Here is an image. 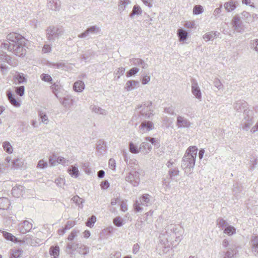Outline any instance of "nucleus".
<instances>
[{
    "label": "nucleus",
    "instance_id": "nucleus-61",
    "mask_svg": "<svg viewBox=\"0 0 258 258\" xmlns=\"http://www.w3.org/2000/svg\"><path fill=\"white\" fill-rule=\"evenodd\" d=\"M47 166V162L44 161L43 160H40L39 161L37 167L38 168L44 169V168H46Z\"/></svg>",
    "mask_w": 258,
    "mask_h": 258
},
{
    "label": "nucleus",
    "instance_id": "nucleus-53",
    "mask_svg": "<svg viewBox=\"0 0 258 258\" xmlns=\"http://www.w3.org/2000/svg\"><path fill=\"white\" fill-rule=\"evenodd\" d=\"M204 12V9L201 5H196L193 9V13L195 15L202 14Z\"/></svg>",
    "mask_w": 258,
    "mask_h": 258
},
{
    "label": "nucleus",
    "instance_id": "nucleus-44",
    "mask_svg": "<svg viewBox=\"0 0 258 258\" xmlns=\"http://www.w3.org/2000/svg\"><path fill=\"white\" fill-rule=\"evenodd\" d=\"M13 44L9 41V43H6L0 41V48L2 49H7L9 51H12V47Z\"/></svg>",
    "mask_w": 258,
    "mask_h": 258
},
{
    "label": "nucleus",
    "instance_id": "nucleus-12",
    "mask_svg": "<svg viewBox=\"0 0 258 258\" xmlns=\"http://www.w3.org/2000/svg\"><path fill=\"white\" fill-rule=\"evenodd\" d=\"M190 125V122L184 117L181 115L177 117L176 125L178 128H188Z\"/></svg>",
    "mask_w": 258,
    "mask_h": 258
},
{
    "label": "nucleus",
    "instance_id": "nucleus-50",
    "mask_svg": "<svg viewBox=\"0 0 258 258\" xmlns=\"http://www.w3.org/2000/svg\"><path fill=\"white\" fill-rule=\"evenodd\" d=\"M145 141L146 142H150L153 145H154L155 147H156L157 148H158L160 146V144L158 140H156L154 138L147 137L145 138Z\"/></svg>",
    "mask_w": 258,
    "mask_h": 258
},
{
    "label": "nucleus",
    "instance_id": "nucleus-5",
    "mask_svg": "<svg viewBox=\"0 0 258 258\" xmlns=\"http://www.w3.org/2000/svg\"><path fill=\"white\" fill-rule=\"evenodd\" d=\"M125 179L133 186H137L140 182V173L138 171L133 170L126 175Z\"/></svg>",
    "mask_w": 258,
    "mask_h": 258
},
{
    "label": "nucleus",
    "instance_id": "nucleus-63",
    "mask_svg": "<svg viewBox=\"0 0 258 258\" xmlns=\"http://www.w3.org/2000/svg\"><path fill=\"white\" fill-rule=\"evenodd\" d=\"M214 86L218 89V90H220L221 89V87L222 86V84L220 81V80L218 79V78H216L214 80Z\"/></svg>",
    "mask_w": 258,
    "mask_h": 258
},
{
    "label": "nucleus",
    "instance_id": "nucleus-31",
    "mask_svg": "<svg viewBox=\"0 0 258 258\" xmlns=\"http://www.w3.org/2000/svg\"><path fill=\"white\" fill-rule=\"evenodd\" d=\"M10 206L9 200L5 197L0 198V209L7 210Z\"/></svg>",
    "mask_w": 258,
    "mask_h": 258
},
{
    "label": "nucleus",
    "instance_id": "nucleus-19",
    "mask_svg": "<svg viewBox=\"0 0 258 258\" xmlns=\"http://www.w3.org/2000/svg\"><path fill=\"white\" fill-rule=\"evenodd\" d=\"M97 151L101 155H104L106 152V144L104 141L100 140L97 142Z\"/></svg>",
    "mask_w": 258,
    "mask_h": 258
},
{
    "label": "nucleus",
    "instance_id": "nucleus-58",
    "mask_svg": "<svg viewBox=\"0 0 258 258\" xmlns=\"http://www.w3.org/2000/svg\"><path fill=\"white\" fill-rule=\"evenodd\" d=\"M164 112L170 115H175L176 114L174 112L173 107L172 106H169L167 107H165L164 108Z\"/></svg>",
    "mask_w": 258,
    "mask_h": 258
},
{
    "label": "nucleus",
    "instance_id": "nucleus-17",
    "mask_svg": "<svg viewBox=\"0 0 258 258\" xmlns=\"http://www.w3.org/2000/svg\"><path fill=\"white\" fill-rule=\"evenodd\" d=\"M232 24L234 28V30L238 32H242L243 31V28L242 27V22L238 16H235L233 17Z\"/></svg>",
    "mask_w": 258,
    "mask_h": 258
},
{
    "label": "nucleus",
    "instance_id": "nucleus-37",
    "mask_svg": "<svg viewBox=\"0 0 258 258\" xmlns=\"http://www.w3.org/2000/svg\"><path fill=\"white\" fill-rule=\"evenodd\" d=\"M224 7L228 12L233 11L236 7L235 3L232 0H230L224 4Z\"/></svg>",
    "mask_w": 258,
    "mask_h": 258
},
{
    "label": "nucleus",
    "instance_id": "nucleus-57",
    "mask_svg": "<svg viewBox=\"0 0 258 258\" xmlns=\"http://www.w3.org/2000/svg\"><path fill=\"white\" fill-rule=\"evenodd\" d=\"M40 77L42 80L45 82H50L52 80L51 77L48 74H43Z\"/></svg>",
    "mask_w": 258,
    "mask_h": 258
},
{
    "label": "nucleus",
    "instance_id": "nucleus-43",
    "mask_svg": "<svg viewBox=\"0 0 258 258\" xmlns=\"http://www.w3.org/2000/svg\"><path fill=\"white\" fill-rule=\"evenodd\" d=\"M72 200L73 201V202L78 205L79 208L81 209L83 208V204L84 203V200L82 198H80L78 196H76L72 199Z\"/></svg>",
    "mask_w": 258,
    "mask_h": 258
},
{
    "label": "nucleus",
    "instance_id": "nucleus-42",
    "mask_svg": "<svg viewBox=\"0 0 258 258\" xmlns=\"http://www.w3.org/2000/svg\"><path fill=\"white\" fill-rule=\"evenodd\" d=\"M224 233L229 236L233 235L236 233V229L232 226L228 225L224 229Z\"/></svg>",
    "mask_w": 258,
    "mask_h": 258
},
{
    "label": "nucleus",
    "instance_id": "nucleus-24",
    "mask_svg": "<svg viewBox=\"0 0 258 258\" xmlns=\"http://www.w3.org/2000/svg\"><path fill=\"white\" fill-rule=\"evenodd\" d=\"M130 61L134 65L141 66L143 69H147L148 67V64L142 59L134 58L130 59Z\"/></svg>",
    "mask_w": 258,
    "mask_h": 258
},
{
    "label": "nucleus",
    "instance_id": "nucleus-51",
    "mask_svg": "<svg viewBox=\"0 0 258 258\" xmlns=\"http://www.w3.org/2000/svg\"><path fill=\"white\" fill-rule=\"evenodd\" d=\"M96 221V217L93 215L88 218L87 222H86V225L88 227H92L93 226L94 224Z\"/></svg>",
    "mask_w": 258,
    "mask_h": 258
},
{
    "label": "nucleus",
    "instance_id": "nucleus-41",
    "mask_svg": "<svg viewBox=\"0 0 258 258\" xmlns=\"http://www.w3.org/2000/svg\"><path fill=\"white\" fill-rule=\"evenodd\" d=\"M130 3L131 2L129 0H120L118 5V10L120 12H122Z\"/></svg>",
    "mask_w": 258,
    "mask_h": 258
},
{
    "label": "nucleus",
    "instance_id": "nucleus-11",
    "mask_svg": "<svg viewBox=\"0 0 258 258\" xmlns=\"http://www.w3.org/2000/svg\"><path fill=\"white\" fill-rule=\"evenodd\" d=\"M18 230L22 234L29 232L32 228V224L27 220L20 223L18 225Z\"/></svg>",
    "mask_w": 258,
    "mask_h": 258
},
{
    "label": "nucleus",
    "instance_id": "nucleus-15",
    "mask_svg": "<svg viewBox=\"0 0 258 258\" xmlns=\"http://www.w3.org/2000/svg\"><path fill=\"white\" fill-rule=\"evenodd\" d=\"M47 6L52 11H59L60 8V2L59 0H47Z\"/></svg>",
    "mask_w": 258,
    "mask_h": 258
},
{
    "label": "nucleus",
    "instance_id": "nucleus-8",
    "mask_svg": "<svg viewBox=\"0 0 258 258\" xmlns=\"http://www.w3.org/2000/svg\"><path fill=\"white\" fill-rule=\"evenodd\" d=\"M251 114V111H244L245 117L242 121V122L241 123L242 128L244 130L248 131L249 129L250 126L253 124L254 122L253 117Z\"/></svg>",
    "mask_w": 258,
    "mask_h": 258
},
{
    "label": "nucleus",
    "instance_id": "nucleus-39",
    "mask_svg": "<svg viewBox=\"0 0 258 258\" xmlns=\"http://www.w3.org/2000/svg\"><path fill=\"white\" fill-rule=\"evenodd\" d=\"M179 171L177 168H170L168 171V175L171 180H174L175 177L179 175Z\"/></svg>",
    "mask_w": 258,
    "mask_h": 258
},
{
    "label": "nucleus",
    "instance_id": "nucleus-22",
    "mask_svg": "<svg viewBox=\"0 0 258 258\" xmlns=\"http://www.w3.org/2000/svg\"><path fill=\"white\" fill-rule=\"evenodd\" d=\"M251 245L253 252L255 255L258 254V236H252Z\"/></svg>",
    "mask_w": 258,
    "mask_h": 258
},
{
    "label": "nucleus",
    "instance_id": "nucleus-49",
    "mask_svg": "<svg viewBox=\"0 0 258 258\" xmlns=\"http://www.w3.org/2000/svg\"><path fill=\"white\" fill-rule=\"evenodd\" d=\"M80 244L78 243L69 242L67 244V249H70L73 251L76 250L77 249H78Z\"/></svg>",
    "mask_w": 258,
    "mask_h": 258
},
{
    "label": "nucleus",
    "instance_id": "nucleus-36",
    "mask_svg": "<svg viewBox=\"0 0 258 258\" xmlns=\"http://www.w3.org/2000/svg\"><path fill=\"white\" fill-rule=\"evenodd\" d=\"M23 252V250L21 249H14L11 250L10 253V258H18Z\"/></svg>",
    "mask_w": 258,
    "mask_h": 258
},
{
    "label": "nucleus",
    "instance_id": "nucleus-13",
    "mask_svg": "<svg viewBox=\"0 0 258 258\" xmlns=\"http://www.w3.org/2000/svg\"><path fill=\"white\" fill-rule=\"evenodd\" d=\"M191 92L195 97L199 100L202 99V93L198 83L195 80L191 81Z\"/></svg>",
    "mask_w": 258,
    "mask_h": 258
},
{
    "label": "nucleus",
    "instance_id": "nucleus-3",
    "mask_svg": "<svg viewBox=\"0 0 258 258\" xmlns=\"http://www.w3.org/2000/svg\"><path fill=\"white\" fill-rule=\"evenodd\" d=\"M64 33V30L61 26H50L46 30V38L49 41H54L61 36Z\"/></svg>",
    "mask_w": 258,
    "mask_h": 258
},
{
    "label": "nucleus",
    "instance_id": "nucleus-46",
    "mask_svg": "<svg viewBox=\"0 0 258 258\" xmlns=\"http://www.w3.org/2000/svg\"><path fill=\"white\" fill-rule=\"evenodd\" d=\"M129 151L133 154H137L140 152V148L135 145L133 142L129 143Z\"/></svg>",
    "mask_w": 258,
    "mask_h": 258
},
{
    "label": "nucleus",
    "instance_id": "nucleus-14",
    "mask_svg": "<svg viewBox=\"0 0 258 258\" xmlns=\"http://www.w3.org/2000/svg\"><path fill=\"white\" fill-rule=\"evenodd\" d=\"M60 102L66 108H69L73 105L74 99L72 96L67 95L62 99H59Z\"/></svg>",
    "mask_w": 258,
    "mask_h": 258
},
{
    "label": "nucleus",
    "instance_id": "nucleus-33",
    "mask_svg": "<svg viewBox=\"0 0 258 258\" xmlns=\"http://www.w3.org/2000/svg\"><path fill=\"white\" fill-rule=\"evenodd\" d=\"M49 253L52 258H58L59 254V247L58 246H52L49 249Z\"/></svg>",
    "mask_w": 258,
    "mask_h": 258
},
{
    "label": "nucleus",
    "instance_id": "nucleus-1",
    "mask_svg": "<svg viewBox=\"0 0 258 258\" xmlns=\"http://www.w3.org/2000/svg\"><path fill=\"white\" fill-rule=\"evenodd\" d=\"M198 149L196 146H190L186 150L181 162V167L187 175L191 174L195 167Z\"/></svg>",
    "mask_w": 258,
    "mask_h": 258
},
{
    "label": "nucleus",
    "instance_id": "nucleus-9",
    "mask_svg": "<svg viewBox=\"0 0 258 258\" xmlns=\"http://www.w3.org/2000/svg\"><path fill=\"white\" fill-rule=\"evenodd\" d=\"M12 51L14 54L18 56H23L25 54L26 50L24 48L25 44L12 43Z\"/></svg>",
    "mask_w": 258,
    "mask_h": 258
},
{
    "label": "nucleus",
    "instance_id": "nucleus-7",
    "mask_svg": "<svg viewBox=\"0 0 258 258\" xmlns=\"http://www.w3.org/2000/svg\"><path fill=\"white\" fill-rule=\"evenodd\" d=\"M7 39L11 43L25 44V38L21 35L17 33H10L7 36Z\"/></svg>",
    "mask_w": 258,
    "mask_h": 258
},
{
    "label": "nucleus",
    "instance_id": "nucleus-35",
    "mask_svg": "<svg viewBox=\"0 0 258 258\" xmlns=\"http://www.w3.org/2000/svg\"><path fill=\"white\" fill-rule=\"evenodd\" d=\"M142 13V11L141 7L138 5H135L129 16L131 18H133L134 16L141 15Z\"/></svg>",
    "mask_w": 258,
    "mask_h": 258
},
{
    "label": "nucleus",
    "instance_id": "nucleus-40",
    "mask_svg": "<svg viewBox=\"0 0 258 258\" xmlns=\"http://www.w3.org/2000/svg\"><path fill=\"white\" fill-rule=\"evenodd\" d=\"M77 251L80 254L86 255L89 253V249L88 247L80 244Z\"/></svg>",
    "mask_w": 258,
    "mask_h": 258
},
{
    "label": "nucleus",
    "instance_id": "nucleus-20",
    "mask_svg": "<svg viewBox=\"0 0 258 258\" xmlns=\"http://www.w3.org/2000/svg\"><path fill=\"white\" fill-rule=\"evenodd\" d=\"M247 106V103L244 100H240L237 101L234 104V109L238 112H241L242 111L248 110L246 109L245 108Z\"/></svg>",
    "mask_w": 258,
    "mask_h": 258
},
{
    "label": "nucleus",
    "instance_id": "nucleus-29",
    "mask_svg": "<svg viewBox=\"0 0 258 258\" xmlns=\"http://www.w3.org/2000/svg\"><path fill=\"white\" fill-rule=\"evenodd\" d=\"M14 78L18 82V83H15L16 85L23 83L27 81L24 74L22 73L16 72L14 75Z\"/></svg>",
    "mask_w": 258,
    "mask_h": 258
},
{
    "label": "nucleus",
    "instance_id": "nucleus-60",
    "mask_svg": "<svg viewBox=\"0 0 258 258\" xmlns=\"http://www.w3.org/2000/svg\"><path fill=\"white\" fill-rule=\"evenodd\" d=\"M55 183L58 186L62 187L64 184V179L62 178H57L55 179Z\"/></svg>",
    "mask_w": 258,
    "mask_h": 258
},
{
    "label": "nucleus",
    "instance_id": "nucleus-48",
    "mask_svg": "<svg viewBox=\"0 0 258 258\" xmlns=\"http://www.w3.org/2000/svg\"><path fill=\"white\" fill-rule=\"evenodd\" d=\"M39 116L41 120V121L47 124L48 122V118L46 114L42 111L39 112Z\"/></svg>",
    "mask_w": 258,
    "mask_h": 258
},
{
    "label": "nucleus",
    "instance_id": "nucleus-4",
    "mask_svg": "<svg viewBox=\"0 0 258 258\" xmlns=\"http://www.w3.org/2000/svg\"><path fill=\"white\" fill-rule=\"evenodd\" d=\"M151 196L148 194H144L140 197V200L136 201L134 204V209L137 212H140L142 210V208L140 207V205L145 206H148L151 204L150 202Z\"/></svg>",
    "mask_w": 258,
    "mask_h": 258
},
{
    "label": "nucleus",
    "instance_id": "nucleus-25",
    "mask_svg": "<svg viewBox=\"0 0 258 258\" xmlns=\"http://www.w3.org/2000/svg\"><path fill=\"white\" fill-rule=\"evenodd\" d=\"M139 148L140 152H143L144 154H148L151 152L152 146L149 143L144 142L141 144Z\"/></svg>",
    "mask_w": 258,
    "mask_h": 258
},
{
    "label": "nucleus",
    "instance_id": "nucleus-59",
    "mask_svg": "<svg viewBox=\"0 0 258 258\" xmlns=\"http://www.w3.org/2000/svg\"><path fill=\"white\" fill-rule=\"evenodd\" d=\"M125 72V68L121 67L118 68L117 71L116 73V75H117L116 80H118L120 76L123 75Z\"/></svg>",
    "mask_w": 258,
    "mask_h": 258
},
{
    "label": "nucleus",
    "instance_id": "nucleus-64",
    "mask_svg": "<svg viewBox=\"0 0 258 258\" xmlns=\"http://www.w3.org/2000/svg\"><path fill=\"white\" fill-rule=\"evenodd\" d=\"M108 165L111 169L113 170H114L115 169L116 163L115 160L111 158L109 159L108 162Z\"/></svg>",
    "mask_w": 258,
    "mask_h": 258
},
{
    "label": "nucleus",
    "instance_id": "nucleus-26",
    "mask_svg": "<svg viewBox=\"0 0 258 258\" xmlns=\"http://www.w3.org/2000/svg\"><path fill=\"white\" fill-rule=\"evenodd\" d=\"M68 171L73 177L77 178L79 176L78 167L76 165L70 166L68 169Z\"/></svg>",
    "mask_w": 258,
    "mask_h": 258
},
{
    "label": "nucleus",
    "instance_id": "nucleus-30",
    "mask_svg": "<svg viewBox=\"0 0 258 258\" xmlns=\"http://www.w3.org/2000/svg\"><path fill=\"white\" fill-rule=\"evenodd\" d=\"M188 32L182 29H179L177 32V35L179 41H184L186 40L188 36Z\"/></svg>",
    "mask_w": 258,
    "mask_h": 258
},
{
    "label": "nucleus",
    "instance_id": "nucleus-45",
    "mask_svg": "<svg viewBox=\"0 0 258 258\" xmlns=\"http://www.w3.org/2000/svg\"><path fill=\"white\" fill-rule=\"evenodd\" d=\"M3 147L4 148V150L10 154L13 152V148L10 143L9 142L5 141L3 143Z\"/></svg>",
    "mask_w": 258,
    "mask_h": 258
},
{
    "label": "nucleus",
    "instance_id": "nucleus-62",
    "mask_svg": "<svg viewBox=\"0 0 258 258\" xmlns=\"http://www.w3.org/2000/svg\"><path fill=\"white\" fill-rule=\"evenodd\" d=\"M75 225V222L73 221H67L66 224L64 226V228L67 230L70 229L71 228L74 227Z\"/></svg>",
    "mask_w": 258,
    "mask_h": 258
},
{
    "label": "nucleus",
    "instance_id": "nucleus-6",
    "mask_svg": "<svg viewBox=\"0 0 258 258\" xmlns=\"http://www.w3.org/2000/svg\"><path fill=\"white\" fill-rule=\"evenodd\" d=\"M100 32L101 28L97 25H94L87 28L84 32L79 34L78 37L80 38H85L90 35H98Z\"/></svg>",
    "mask_w": 258,
    "mask_h": 258
},
{
    "label": "nucleus",
    "instance_id": "nucleus-21",
    "mask_svg": "<svg viewBox=\"0 0 258 258\" xmlns=\"http://www.w3.org/2000/svg\"><path fill=\"white\" fill-rule=\"evenodd\" d=\"M48 66L54 69H57L61 70H65L68 69L67 64L62 61L58 62H49Z\"/></svg>",
    "mask_w": 258,
    "mask_h": 258
},
{
    "label": "nucleus",
    "instance_id": "nucleus-18",
    "mask_svg": "<svg viewBox=\"0 0 258 258\" xmlns=\"http://www.w3.org/2000/svg\"><path fill=\"white\" fill-rule=\"evenodd\" d=\"M139 82L136 80H129L126 82L124 89L127 91H131L139 86Z\"/></svg>",
    "mask_w": 258,
    "mask_h": 258
},
{
    "label": "nucleus",
    "instance_id": "nucleus-56",
    "mask_svg": "<svg viewBox=\"0 0 258 258\" xmlns=\"http://www.w3.org/2000/svg\"><path fill=\"white\" fill-rule=\"evenodd\" d=\"M217 225L219 227H221L222 228L227 227L228 226L227 222L222 218H219L217 220Z\"/></svg>",
    "mask_w": 258,
    "mask_h": 258
},
{
    "label": "nucleus",
    "instance_id": "nucleus-52",
    "mask_svg": "<svg viewBox=\"0 0 258 258\" xmlns=\"http://www.w3.org/2000/svg\"><path fill=\"white\" fill-rule=\"evenodd\" d=\"M139 71V69L137 68L134 67L130 69L128 72L126 73V76L127 78L131 77L133 75L137 74Z\"/></svg>",
    "mask_w": 258,
    "mask_h": 258
},
{
    "label": "nucleus",
    "instance_id": "nucleus-55",
    "mask_svg": "<svg viewBox=\"0 0 258 258\" xmlns=\"http://www.w3.org/2000/svg\"><path fill=\"white\" fill-rule=\"evenodd\" d=\"M25 88L24 86L15 87L16 93L20 96H22L24 94Z\"/></svg>",
    "mask_w": 258,
    "mask_h": 258
},
{
    "label": "nucleus",
    "instance_id": "nucleus-27",
    "mask_svg": "<svg viewBox=\"0 0 258 258\" xmlns=\"http://www.w3.org/2000/svg\"><path fill=\"white\" fill-rule=\"evenodd\" d=\"M0 231L2 233L3 236L7 240L11 241L15 243H17L20 241L18 240V239L17 238H16L15 236H14L12 234H11L9 232H6V231H4L0 230Z\"/></svg>",
    "mask_w": 258,
    "mask_h": 258
},
{
    "label": "nucleus",
    "instance_id": "nucleus-54",
    "mask_svg": "<svg viewBox=\"0 0 258 258\" xmlns=\"http://www.w3.org/2000/svg\"><path fill=\"white\" fill-rule=\"evenodd\" d=\"M250 45L251 49L256 52H258V39H254L250 42Z\"/></svg>",
    "mask_w": 258,
    "mask_h": 258
},
{
    "label": "nucleus",
    "instance_id": "nucleus-34",
    "mask_svg": "<svg viewBox=\"0 0 258 258\" xmlns=\"http://www.w3.org/2000/svg\"><path fill=\"white\" fill-rule=\"evenodd\" d=\"M90 108L93 112L97 114L105 115L107 113L106 110L95 105L91 106Z\"/></svg>",
    "mask_w": 258,
    "mask_h": 258
},
{
    "label": "nucleus",
    "instance_id": "nucleus-10",
    "mask_svg": "<svg viewBox=\"0 0 258 258\" xmlns=\"http://www.w3.org/2000/svg\"><path fill=\"white\" fill-rule=\"evenodd\" d=\"M154 128L153 123L149 120L143 121L139 126V131L141 133L148 132Z\"/></svg>",
    "mask_w": 258,
    "mask_h": 258
},
{
    "label": "nucleus",
    "instance_id": "nucleus-32",
    "mask_svg": "<svg viewBox=\"0 0 258 258\" xmlns=\"http://www.w3.org/2000/svg\"><path fill=\"white\" fill-rule=\"evenodd\" d=\"M219 34V33L217 32L211 31L204 35L203 38L205 41H208L214 39Z\"/></svg>",
    "mask_w": 258,
    "mask_h": 258
},
{
    "label": "nucleus",
    "instance_id": "nucleus-16",
    "mask_svg": "<svg viewBox=\"0 0 258 258\" xmlns=\"http://www.w3.org/2000/svg\"><path fill=\"white\" fill-rule=\"evenodd\" d=\"M23 241L26 244H30L32 246H36L37 244H39L42 242L41 239L39 238H33L29 235H26L23 238Z\"/></svg>",
    "mask_w": 258,
    "mask_h": 258
},
{
    "label": "nucleus",
    "instance_id": "nucleus-47",
    "mask_svg": "<svg viewBox=\"0 0 258 258\" xmlns=\"http://www.w3.org/2000/svg\"><path fill=\"white\" fill-rule=\"evenodd\" d=\"M123 220L119 216L116 217L113 219V223L117 227H121L124 224Z\"/></svg>",
    "mask_w": 258,
    "mask_h": 258
},
{
    "label": "nucleus",
    "instance_id": "nucleus-28",
    "mask_svg": "<svg viewBox=\"0 0 258 258\" xmlns=\"http://www.w3.org/2000/svg\"><path fill=\"white\" fill-rule=\"evenodd\" d=\"M85 88V84L82 81H77L73 86V89L77 92H81Z\"/></svg>",
    "mask_w": 258,
    "mask_h": 258
},
{
    "label": "nucleus",
    "instance_id": "nucleus-38",
    "mask_svg": "<svg viewBox=\"0 0 258 258\" xmlns=\"http://www.w3.org/2000/svg\"><path fill=\"white\" fill-rule=\"evenodd\" d=\"M177 228L175 225L171 224L167 226V230L164 232V234L167 235L168 237H169L172 233L176 235L177 232Z\"/></svg>",
    "mask_w": 258,
    "mask_h": 258
},
{
    "label": "nucleus",
    "instance_id": "nucleus-23",
    "mask_svg": "<svg viewBox=\"0 0 258 258\" xmlns=\"http://www.w3.org/2000/svg\"><path fill=\"white\" fill-rule=\"evenodd\" d=\"M7 96L10 102L13 106L15 107L20 106V102L16 100L15 97L13 95L11 91H8L7 92Z\"/></svg>",
    "mask_w": 258,
    "mask_h": 258
},
{
    "label": "nucleus",
    "instance_id": "nucleus-2",
    "mask_svg": "<svg viewBox=\"0 0 258 258\" xmlns=\"http://www.w3.org/2000/svg\"><path fill=\"white\" fill-rule=\"evenodd\" d=\"M152 102H149V104L146 106V104L138 105L136 107V110H137L141 108H143L138 113V116L135 115L132 117V120H136L138 117L142 119H150L152 116H153L154 110L150 108V106L152 105Z\"/></svg>",
    "mask_w": 258,
    "mask_h": 258
}]
</instances>
